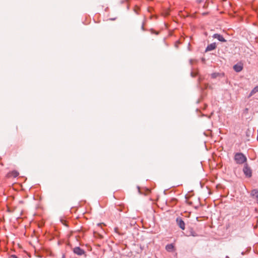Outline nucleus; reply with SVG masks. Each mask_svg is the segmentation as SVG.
I'll return each mask as SVG.
<instances>
[{
	"label": "nucleus",
	"mask_w": 258,
	"mask_h": 258,
	"mask_svg": "<svg viewBox=\"0 0 258 258\" xmlns=\"http://www.w3.org/2000/svg\"><path fill=\"white\" fill-rule=\"evenodd\" d=\"M234 160L236 163L241 164L246 162L247 158L242 153H237L234 156Z\"/></svg>",
	"instance_id": "f257e3e1"
},
{
	"label": "nucleus",
	"mask_w": 258,
	"mask_h": 258,
	"mask_svg": "<svg viewBox=\"0 0 258 258\" xmlns=\"http://www.w3.org/2000/svg\"><path fill=\"white\" fill-rule=\"evenodd\" d=\"M10 174H11V176L14 177H16L19 175V173L17 171H13L10 173Z\"/></svg>",
	"instance_id": "9d476101"
},
{
	"label": "nucleus",
	"mask_w": 258,
	"mask_h": 258,
	"mask_svg": "<svg viewBox=\"0 0 258 258\" xmlns=\"http://www.w3.org/2000/svg\"><path fill=\"white\" fill-rule=\"evenodd\" d=\"M176 223L178 225V226L182 229L184 230L185 229V223L184 221L182 220L181 218H177L176 219Z\"/></svg>",
	"instance_id": "20e7f679"
},
{
	"label": "nucleus",
	"mask_w": 258,
	"mask_h": 258,
	"mask_svg": "<svg viewBox=\"0 0 258 258\" xmlns=\"http://www.w3.org/2000/svg\"><path fill=\"white\" fill-rule=\"evenodd\" d=\"M258 92V86H255L251 91L250 95H252Z\"/></svg>",
	"instance_id": "1a4fd4ad"
},
{
	"label": "nucleus",
	"mask_w": 258,
	"mask_h": 258,
	"mask_svg": "<svg viewBox=\"0 0 258 258\" xmlns=\"http://www.w3.org/2000/svg\"><path fill=\"white\" fill-rule=\"evenodd\" d=\"M73 251L78 255H82L85 253V251L80 247H75L73 249Z\"/></svg>",
	"instance_id": "7ed1b4c3"
},
{
	"label": "nucleus",
	"mask_w": 258,
	"mask_h": 258,
	"mask_svg": "<svg viewBox=\"0 0 258 258\" xmlns=\"http://www.w3.org/2000/svg\"><path fill=\"white\" fill-rule=\"evenodd\" d=\"M234 70L236 72H240L243 69V64L241 62L238 63L233 66Z\"/></svg>",
	"instance_id": "39448f33"
},
{
	"label": "nucleus",
	"mask_w": 258,
	"mask_h": 258,
	"mask_svg": "<svg viewBox=\"0 0 258 258\" xmlns=\"http://www.w3.org/2000/svg\"><path fill=\"white\" fill-rule=\"evenodd\" d=\"M213 37L214 38L217 39L219 41L222 42H225L226 41V40L222 36V35H221L219 34H214L213 36Z\"/></svg>",
	"instance_id": "423d86ee"
},
{
	"label": "nucleus",
	"mask_w": 258,
	"mask_h": 258,
	"mask_svg": "<svg viewBox=\"0 0 258 258\" xmlns=\"http://www.w3.org/2000/svg\"><path fill=\"white\" fill-rule=\"evenodd\" d=\"M9 258H18V257L16 255H10Z\"/></svg>",
	"instance_id": "9b49d317"
},
{
	"label": "nucleus",
	"mask_w": 258,
	"mask_h": 258,
	"mask_svg": "<svg viewBox=\"0 0 258 258\" xmlns=\"http://www.w3.org/2000/svg\"><path fill=\"white\" fill-rule=\"evenodd\" d=\"M198 3H201L202 2H203L204 0H197Z\"/></svg>",
	"instance_id": "f8f14e48"
},
{
	"label": "nucleus",
	"mask_w": 258,
	"mask_h": 258,
	"mask_svg": "<svg viewBox=\"0 0 258 258\" xmlns=\"http://www.w3.org/2000/svg\"><path fill=\"white\" fill-rule=\"evenodd\" d=\"M243 171L246 177H250L251 176V170L247 164L244 165Z\"/></svg>",
	"instance_id": "f03ea898"
},
{
	"label": "nucleus",
	"mask_w": 258,
	"mask_h": 258,
	"mask_svg": "<svg viewBox=\"0 0 258 258\" xmlns=\"http://www.w3.org/2000/svg\"><path fill=\"white\" fill-rule=\"evenodd\" d=\"M62 258H65L64 255H63Z\"/></svg>",
	"instance_id": "ddd939ff"
},
{
	"label": "nucleus",
	"mask_w": 258,
	"mask_h": 258,
	"mask_svg": "<svg viewBox=\"0 0 258 258\" xmlns=\"http://www.w3.org/2000/svg\"><path fill=\"white\" fill-rule=\"evenodd\" d=\"M166 250L169 252H171L174 250V246L173 244H168L165 247Z\"/></svg>",
	"instance_id": "6e6552de"
},
{
	"label": "nucleus",
	"mask_w": 258,
	"mask_h": 258,
	"mask_svg": "<svg viewBox=\"0 0 258 258\" xmlns=\"http://www.w3.org/2000/svg\"><path fill=\"white\" fill-rule=\"evenodd\" d=\"M216 44L215 43H211L208 45V46L206 48V51H208L213 50L215 49L216 48Z\"/></svg>",
	"instance_id": "0eeeda50"
}]
</instances>
